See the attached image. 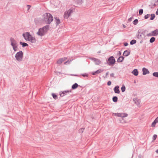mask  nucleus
<instances>
[{
  "label": "nucleus",
  "instance_id": "nucleus-44",
  "mask_svg": "<svg viewBox=\"0 0 158 158\" xmlns=\"http://www.w3.org/2000/svg\"><path fill=\"white\" fill-rule=\"evenodd\" d=\"M124 46L125 47L127 46L128 45V44L127 42H125L124 43Z\"/></svg>",
  "mask_w": 158,
  "mask_h": 158
},
{
  "label": "nucleus",
  "instance_id": "nucleus-37",
  "mask_svg": "<svg viewBox=\"0 0 158 158\" xmlns=\"http://www.w3.org/2000/svg\"><path fill=\"white\" fill-rule=\"evenodd\" d=\"M110 76L111 77H114V78H115L116 77H114V74L113 73H111L110 74Z\"/></svg>",
  "mask_w": 158,
  "mask_h": 158
},
{
  "label": "nucleus",
  "instance_id": "nucleus-43",
  "mask_svg": "<svg viewBox=\"0 0 158 158\" xmlns=\"http://www.w3.org/2000/svg\"><path fill=\"white\" fill-rule=\"evenodd\" d=\"M133 18V17H131V18H129L128 19V21H129V22H131V21L132 20V19Z\"/></svg>",
  "mask_w": 158,
  "mask_h": 158
},
{
  "label": "nucleus",
  "instance_id": "nucleus-8",
  "mask_svg": "<svg viewBox=\"0 0 158 158\" xmlns=\"http://www.w3.org/2000/svg\"><path fill=\"white\" fill-rule=\"evenodd\" d=\"M73 12V10L71 9L65 11L64 14V18L65 19H68L69 17L71 14Z\"/></svg>",
  "mask_w": 158,
  "mask_h": 158
},
{
  "label": "nucleus",
  "instance_id": "nucleus-49",
  "mask_svg": "<svg viewBox=\"0 0 158 158\" xmlns=\"http://www.w3.org/2000/svg\"><path fill=\"white\" fill-rule=\"evenodd\" d=\"M108 75V72H107L106 73V76H107Z\"/></svg>",
  "mask_w": 158,
  "mask_h": 158
},
{
  "label": "nucleus",
  "instance_id": "nucleus-40",
  "mask_svg": "<svg viewBox=\"0 0 158 158\" xmlns=\"http://www.w3.org/2000/svg\"><path fill=\"white\" fill-rule=\"evenodd\" d=\"M111 81H108L107 83V84L108 85V86L110 85H111Z\"/></svg>",
  "mask_w": 158,
  "mask_h": 158
},
{
  "label": "nucleus",
  "instance_id": "nucleus-41",
  "mask_svg": "<svg viewBox=\"0 0 158 158\" xmlns=\"http://www.w3.org/2000/svg\"><path fill=\"white\" fill-rule=\"evenodd\" d=\"M121 52H120V51L118 52L117 54V55L120 56L121 55Z\"/></svg>",
  "mask_w": 158,
  "mask_h": 158
},
{
  "label": "nucleus",
  "instance_id": "nucleus-18",
  "mask_svg": "<svg viewBox=\"0 0 158 158\" xmlns=\"http://www.w3.org/2000/svg\"><path fill=\"white\" fill-rule=\"evenodd\" d=\"M131 73L135 76H137L138 75V71L137 69H134L132 72Z\"/></svg>",
  "mask_w": 158,
  "mask_h": 158
},
{
  "label": "nucleus",
  "instance_id": "nucleus-31",
  "mask_svg": "<svg viewBox=\"0 0 158 158\" xmlns=\"http://www.w3.org/2000/svg\"><path fill=\"white\" fill-rule=\"evenodd\" d=\"M121 89L122 92H124L126 90V88L125 86L123 85L121 88Z\"/></svg>",
  "mask_w": 158,
  "mask_h": 158
},
{
  "label": "nucleus",
  "instance_id": "nucleus-29",
  "mask_svg": "<svg viewBox=\"0 0 158 158\" xmlns=\"http://www.w3.org/2000/svg\"><path fill=\"white\" fill-rule=\"evenodd\" d=\"M138 19H135L134 20V21L133 22V23L134 25H136L138 23Z\"/></svg>",
  "mask_w": 158,
  "mask_h": 158
},
{
  "label": "nucleus",
  "instance_id": "nucleus-10",
  "mask_svg": "<svg viewBox=\"0 0 158 158\" xmlns=\"http://www.w3.org/2000/svg\"><path fill=\"white\" fill-rule=\"evenodd\" d=\"M89 58L90 60L93 61L95 62V64L96 65H98L101 64V61L99 59L93 57H89Z\"/></svg>",
  "mask_w": 158,
  "mask_h": 158
},
{
  "label": "nucleus",
  "instance_id": "nucleus-7",
  "mask_svg": "<svg viewBox=\"0 0 158 158\" xmlns=\"http://www.w3.org/2000/svg\"><path fill=\"white\" fill-rule=\"evenodd\" d=\"M145 31H143L140 30H139L138 32L137 33L136 36L139 39H141L145 36Z\"/></svg>",
  "mask_w": 158,
  "mask_h": 158
},
{
  "label": "nucleus",
  "instance_id": "nucleus-45",
  "mask_svg": "<svg viewBox=\"0 0 158 158\" xmlns=\"http://www.w3.org/2000/svg\"><path fill=\"white\" fill-rule=\"evenodd\" d=\"M70 63V61H69V60H67V61H66L65 62H64V64H69Z\"/></svg>",
  "mask_w": 158,
  "mask_h": 158
},
{
  "label": "nucleus",
  "instance_id": "nucleus-24",
  "mask_svg": "<svg viewBox=\"0 0 158 158\" xmlns=\"http://www.w3.org/2000/svg\"><path fill=\"white\" fill-rule=\"evenodd\" d=\"M19 43L20 45H22L23 47H25L28 46V44L26 43L20 42Z\"/></svg>",
  "mask_w": 158,
  "mask_h": 158
},
{
  "label": "nucleus",
  "instance_id": "nucleus-33",
  "mask_svg": "<svg viewBox=\"0 0 158 158\" xmlns=\"http://www.w3.org/2000/svg\"><path fill=\"white\" fill-rule=\"evenodd\" d=\"M78 4H80L82 3V0H75Z\"/></svg>",
  "mask_w": 158,
  "mask_h": 158
},
{
  "label": "nucleus",
  "instance_id": "nucleus-27",
  "mask_svg": "<svg viewBox=\"0 0 158 158\" xmlns=\"http://www.w3.org/2000/svg\"><path fill=\"white\" fill-rule=\"evenodd\" d=\"M136 42V41L135 40H131L130 42V44L131 45H133L135 44Z\"/></svg>",
  "mask_w": 158,
  "mask_h": 158
},
{
  "label": "nucleus",
  "instance_id": "nucleus-15",
  "mask_svg": "<svg viewBox=\"0 0 158 158\" xmlns=\"http://www.w3.org/2000/svg\"><path fill=\"white\" fill-rule=\"evenodd\" d=\"M119 86L118 85L116 86L114 88V90L115 93L119 94L120 93L119 90Z\"/></svg>",
  "mask_w": 158,
  "mask_h": 158
},
{
  "label": "nucleus",
  "instance_id": "nucleus-56",
  "mask_svg": "<svg viewBox=\"0 0 158 158\" xmlns=\"http://www.w3.org/2000/svg\"><path fill=\"white\" fill-rule=\"evenodd\" d=\"M134 83H135V81H134Z\"/></svg>",
  "mask_w": 158,
  "mask_h": 158
},
{
  "label": "nucleus",
  "instance_id": "nucleus-4",
  "mask_svg": "<svg viewBox=\"0 0 158 158\" xmlns=\"http://www.w3.org/2000/svg\"><path fill=\"white\" fill-rule=\"evenodd\" d=\"M106 64L109 66H113L116 62L114 58L111 56L106 60Z\"/></svg>",
  "mask_w": 158,
  "mask_h": 158
},
{
  "label": "nucleus",
  "instance_id": "nucleus-51",
  "mask_svg": "<svg viewBox=\"0 0 158 158\" xmlns=\"http://www.w3.org/2000/svg\"><path fill=\"white\" fill-rule=\"evenodd\" d=\"M72 76H77V75H71Z\"/></svg>",
  "mask_w": 158,
  "mask_h": 158
},
{
  "label": "nucleus",
  "instance_id": "nucleus-16",
  "mask_svg": "<svg viewBox=\"0 0 158 158\" xmlns=\"http://www.w3.org/2000/svg\"><path fill=\"white\" fill-rule=\"evenodd\" d=\"M66 59V58H63L60 59L57 61V63L58 64H60L62 62L65 61Z\"/></svg>",
  "mask_w": 158,
  "mask_h": 158
},
{
  "label": "nucleus",
  "instance_id": "nucleus-38",
  "mask_svg": "<svg viewBox=\"0 0 158 158\" xmlns=\"http://www.w3.org/2000/svg\"><path fill=\"white\" fill-rule=\"evenodd\" d=\"M81 75L84 77H88V74L87 73H85L84 74H82Z\"/></svg>",
  "mask_w": 158,
  "mask_h": 158
},
{
  "label": "nucleus",
  "instance_id": "nucleus-5",
  "mask_svg": "<svg viewBox=\"0 0 158 158\" xmlns=\"http://www.w3.org/2000/svg\"><path fill=\"white\" fill-rule=\"evenodd\" d=\"M11 45L12 46L13 50L15 52L17 51L18 47V44L16 41L13 38H11L10 39Z\"/></svg>",
  "mask_w": 158,
  "mask_h": 158
},
{
  "label": "nucleus",
  "instance_id": "nucleus-9",
  "mask_svg": "<svg viewBox=\"0 0 158 158\" xmlns=\"http://www.w3.org/2000/svg\"><path fill=\"white\" fill-rule=\"evenodd\" d=\"M114 114L115 116L120 117L122 118L127 117L128 116V114L126 113H115Z\"/></svg>",
  "mask_w": 158,
  "mask_h": 158
},
{
  "label": "nucleus",
  "instance_id": "nucleus-14",
  "mask_svg": "<svg viewBox=\"0 0 158 158\" xmlns=\"http://www.w3.org/2000/svg\"><path fill=\"white\" fill-rule=\"evenodd\" d=\"M103 71V70L101 69H99L95 72H92L91 73L93 75H96L99 73H101Z\"/></svg>",
  "mask_w": 158,
  "mask_h": 158
},
{
  "label": "nucleus",
  "instance_id": "nucleus-22",
  "mask_svg": "<svg viewBox=\"0 0 158 158\" xmlns=\"http://www.w3.org/2000/svg\"><path fill=\"white\" fill-rule=\"evenodd\" d=\"M124 57L123 56H120L117 60L118 62H121L124 60Z\"/></svg>",
  "mask_w": 158,
  "mask_h": 158
},
{
  "label": "nucleus",
  "instance_id": "nucleus-2",
  "mask_svg": "<svg viewBox=\"0 0 158 158\" xmlns=\"http://www.w3.org/2000/svg\"><path fill=\"white\" fill-rule=\"evenodd\" d=\"M44 20L47 24L50 23L53 20V17L52 15L49 13H46L43 15Z\"/></svg>",
  "mask_w": 158,
  "mask_h": 158
},
{
  "label": "nucleus",
  "instance_id": "nucleus-52",
  "mask_svg": "<svg viewBox=\"0 0 158 158\" xmlns=\"http://www.w3.org/2000/svg\"><path fill=\"white\" fill-rule=\"evenodd\" d=\"M123 27L124 28H125L126 27V26H125L123 24Z\"/></svg>",
  "mask_w": 158,
  "mask_h": 158
},
{
  "label": "nucleus",
  "instance_id": "nucleus-54",
  "mask_svg": "<svg viewBox=\"0 0 158 158\" xmlns=\"http://www.w3.org/2000/svg\"><path fill=\"white\" fill-rule=\"evenodd\" d=\"M142 41L141 40V41H140V43H142Z\"/></svg>",
  "mask_w": 158,
  "mask_h": 158
},
{
  "label": "nucleus",
  "instance_id": "nucleus-53",
  "mask_svg": "<svg viewBox=\"0 0 158 158\" xmlns=\"http://www.w3.org/2000/svg\"><path fill=\"white\" fill-rule=\"evenodd\" d=\"M82 129H83V131H82V132H83V130H84V128H83V129H81V130H82Z\"/></svg>",
  "mask_w": 158,
  "mask_h": 158
},
{
  "label": "nucleus",
  "instance_id": "nucleus-26",
  "mask_svg": "<svg viewBox=\"0 0 158 158\" xmlns=\"http://www.w3.org/2000/svg\"><path fill=\"white\" fill-rule=\"evenodd\" d=\"M156 39L154 37H152L150 39L149 42L150 43H152Z\"/></svg>",
  "mask_w": 158,
  "mask_h": 158
},
{
  "label": "nucleus",
  "instance_id": "nucleus-32",
  "mask_svg": "<svg viewBox=\"0 0 158 158\" xmlns=\"http://www.w3.org/2000/svg\"><path fill=\"white\" fill-rule=\"evenodd\" d=\"M52 95L53 98L55 99H56L57 98V96L55 94L52 93Z\"/></svg>",
  "mask_w": 158,
  "mask_h": 158
},
{
  "label": "nucleus",
  "instance_id": "nucleus-1",
  "mask_svg": "<svg viewBox=\"0 0 158 158\" xmlns=\"http://www.w3.org/2000/svg\"><path fill=\"white\" fill-rule=\"evenodd\" d=\"M22 35L26 41H28L32 43H35L36 42V40L35 38L32 36L29 32H24Z\"/></svg>",
  "mask_w": 158,
  "mask_h": 158
},
{
  "label": "nucleus",
  "instance_id": "nucleus-12",
  "mask_svg": "<svg viewBox=\"0 0 158 158\" xmlns=\"http://www.w3.org/2000/svg\"><path fill=\"white\" fill-rule=\"evenodd\" d=\"M142 71L143 75H145L147 74H149L150 73L148 69L144 67L143 68Z\"/></svg>",
  "mask_w": 158,
  "mask_h": 158
},
{
  "label": "nucleus",
  "instance_id": "nucleus-48",
  "mask_svg": "<svg viewBox=\"0 0 158 158\" xmlns=\"http://www.w3.org/2000/svg\"><path fill=\"white\" fill-rule=\"evenodd\" d=\"M156 3L157 5H158V0H157L155 2Z\"/></svg>",
  "mask_w": 158,
  "mask_h": 158
},
{
  "label": "nucleus",
  "instance_id": "nucleus-6",
  "mask_svg": "<svg viewBox=\"0 0 158 158\" xmlns=\"http://www.w3.org/2000/svg\"><path fill=\"white\" fill-rule=\"evenodd\" d=\"M23 53L22 51L17 52L15 54V57L16 60L19 61H21L22 60Z\"/></svg>",
  "mask_w": 158,
  "mask_h": 158
},
{
  "label": "nucleus",
  "instance_id": "nucleus-25",
  "mask_svg": "<svg viewBox=\"0 0 158 158\" xmlns=\"http://www.w3.org/2000/svg\"><path fill=\"white\" fill-rule=\"evenodd\" d=\"M118 97L117 96H114L112 98V100L114 102H116L118 101Z\"/></svg>",
  "mask_w": 158,
  "mask_h": 158
},
{
  "label": "nucleus",
  "instance_id": "nucleus-21",
  "mask_svg": "<svg viewBox=\"0 0 158 158\" xmlns=\"http://www.w3.org/2000/svg\"><path fill=\"white\" fill-rule=\"evenodd\" d=\"M152 32L153 35V36H156L158 35V29H156Z\"/></svg>",
  "mask_w": 158,
  "mask_h": 158
},
{
  "label": "nucleus",
  "instance_id": "nucleus-39",
  "mask_svg": "<svg viewBox=\"0 0 158 158\" xmlns=\"http://www.w3.org/2000/svg\"><path fill=\"white\" fill-rule=\"evenodd\" d=\"M157 135H154L153 136V140H155L156 139V137H157Z\"/></svg>",
  "mask_w": 158,
  "mask_h": 158
},
{
  "label": "nucleus",
  "instance_id": "nucleus-17",
  "mask_svg": "<svg viewBox=\"0 0 158 158\" xmlns=\"http://www.w3.org/2000/svg\"><path fill=\"white\" fill-rule=\"evenodd\" d=\"M133 100L135 102V103L137 105H139L140 104V100L138 99L137 98H133Z\"/></svg>",
  "mask_w": 158,
  "mask_h": 158
},
{
  "label": "nucleus",
  "instance_id": "nucleus-23",
  "mask_svg": "<svg viewBox=\"0 0 158 158\" xmlns=\"http://www.w3.org/2000/svg\"><path fill=\"white\" fill-rule=\"evenodd\" d=\"M78 86V84L77 83H75L72 85V89H75L77 88Z\"/></svg>",
  "mask_w": 158,
  "mask_h": 158
},
{
  "label": "nucleus",
  "instance_id": "nucleus-50",
  "mask_svg": "<svg viewBox=\"0 0 158 158\" xmlns=\"http://www.w3.org/2000/svg\"><path fill=\"white\" fill-rule=\"evenodd\" d=\"M156 153H158V149L156 151Z\"/></svg>",
  "mask_w": 158,
  "mask_h": 158
},
{
  "label": "nucleus",
  "instance_id": "nucleus-55",
  "mask_svg": "<svg viewBox=\"0 0 158 158\" xmlns=\"http://www.w3.org/2000/svg\"><path fill=\"white\" fill-rule=\"evenodd\" d=\"M98 53H100V52L99 51V52H98Z\"/></svg>",
  "mask_w": 158,
  "mask_h": 158
},
{
  "label": "nucleus",
  "instance_id": "nucleus-47",
  "mask_svg": "<svg viewBox=\"0 0 158 158\" xmlns=\"http://www.w3.org/2000/svg\"><path fill=\"white\" fill-rule=\"evenodd\" d=\"M157 5L156 4V2H155V3L153 4V6H156Z\"/></svg>",
  "mask_w": 158,
  "mask_h": 158
},
{
  "label": "nucleus",
  "instance_id": "nucleus-46",
  "mask_svg": "<svg viewBox=\"0 0 158 158\" xmlns=\"http://www.w3.org/2000/svg\"><path fill=\"white\" fill-rule=\"evenodd\" d=\"M156 15H158V8H157V10L156 12Z\"/></svg>",
  "mask_w": 158,
  "mask_h": 158
},
{
  "label": "nucleus",
  "instance_id": "nucleus-13",
  "mask_svg": "<svg viewBox=\"0 0 158 158\" xmlns=\"http://www.w3.org/2000/svg\"><path fill=\"white\" fill-rule=\"evenodd\" d=\"M54 21L55 22L56 25H59L60 23V20L57 17H54Z\"/></svg>",
  "mask_w": 158,
  "mask_h": 158
},
{
  "label": "nucleus",
  "instance_id": "nucleus-3",
  "mask_svg": "<svg viewBox=\"0 0 158 158\" xmlns=\"http://www.w3.org/2000/svg\"><path fill=\"white\" fill-rule=\"evenodd\" d=\"M49 25H47L42 28H40L37 32V34L40 36L44 35L49 30Z\"/></svg>",
  "mask_w": 158,
  "mask_h": 158
},
{
  "label": "nucleus",
  "instance_id": "nucleus-35",
  "mask_svg": "<svg viewBox=\"0 0 158 158\" xmlns=\"http://www.w3.org/2000/svg\"><path fill=\"white\" fill-rule=\"evenodd\" d=\"M147 35L149 37V36H153V35L152 34V32H151V33H149Z\"/></svg>",
  "mask_w": 158,
  "mask_h": 158
},
{
  "label": "nucleus",
  "instance_id": "nucleus-20",
  "mask_svg": "<svg viewBox=\"0 0 158 158\" xmlns=\"http://www.w3.org/2000/svg\"><path fill=\"white\" fill-rule=\"evenodd\" d=\"M130 53V52L127 50L124 51L123 55L125 56H129Z\"/></svg>",
  "mask_w": 158,
  "mask_h": 158
},
{
  "label": "nucleus",
  "instance_id": "nucleus-34",
  "mask_svg": "<svg viewBox=\"0 0 158 158\" xmlns=\"http://www.w3.org/2000/svg\"><path fill=\"white\" fill-rule=\"evenodd\" d=\"M143 13V9H140L139 11V14L140 15H142Z\"/></svg>",
  "mask_w": 158,
  "mask_h": 158
},
{
  "label": "nucleus",
  "instance_id": "nucleus-11",
  "mask_svg": "<svg viewBox=\"0 0 158 158\" xmlns=\"http://www.w3.org/2000/svg\"><path fill=\"white\" fill-rule=\"evenodd\" d=\"M71 92V90H65L63 91L62 93H60V94L61 97H63L64 95H67V93H69Z\"/></svg>",
  "mask_w": 158,
  "mask_h": 158
},
{
  "label": "nucleus",
  "instance_id": "nucleus-36",
  "mask_svg": "<svg viewBox=\"0 0 158 158\" xmlns=\"http://www.w3.org/2000/svg\"><path fill=\"white\" fill-rule=\"evenodd\" d=\"M150 16V15L149 14H147L145 15L144 16V19H148Z\"/></svg>",
  "mask_w": 158,
  "mask_h": 158
},
{
  "label": "nucleus",
  "instance_id": "nucleus-42",
  "mask_svg": "<svg viewBox=\"0 0 158 158\" xmlns=\"http://www.w3.org/2000/svg\"><path fill=\"white\" fill-rule=\"evenodd\" d=\"M27 7H28V8H27V10H29L30 9L31 6L30 5H27Z\"/></svg>",
  "mask_w": 158,
  "mask_h": 158
},
{
  "label": "nucleus",
  "instance_id": "nucleus-30",
  "mask_svg": "<svg viewBox=\"0 0 158 158\" xmlns=\"http://www.w3.org/2000/svg\"><path fill=\"white\" fill-rule=\"evenodd\" d=\"M152 75L153 76L158 77V72H154L152 73Z\"/></svg>",
  "mask_w": 158,
  "mask_h": 158
},
{
  "label": "nucleus",
  "instance_id": "nucleus-19",
  "mask_svg": "<svg viewBox=\"0 0 158 158\" xmlns=\"http://www.w3.org/2000/svg\"><path fill=\"white\" fill-rule=\"evenodd\" d=\"M157 123H158V117H157L152 123V127H154L156 124Z\"/></svg>",
  "mask_w": 158,
  "mask_h": 158
},
{
  "label": "nucleus",
  "instance_id": "nucleus-28",
  "mask_svg": "<svg viewBox=\"0 0 158 158\" xmlns=\"http://www.w3.org/2000/svg\"><path fill=\"white\" fill-rule=\"evenodd\" d=\"M155 17V15L154 14H151V18H150V20H153L154 19Z\"/></svg>",
  "mask_w": 158,
  "mask_h": 158
}]
</instances>
